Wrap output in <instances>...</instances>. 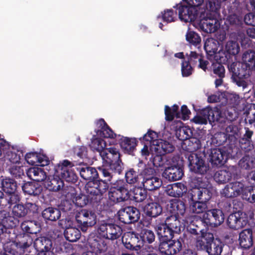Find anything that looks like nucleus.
<instances>
[{
	"mask_svg": "<svg viewBox=\"0 0 255 255\" xmlns=\"http://www.w3.org/2000/svg\"><path fill=\"white\" fill-rule=\"evenodd\" d=\"M211 243V245L209 246L207 253L209 255H220L222 252L224 244L221 240L214 237V241Z\"/></svg>",
	"mask_w": 255,
	"mask_h": 255,
	"instance_id": "603ef678",
	"label": "nucleus"
},
{
	"mask_svg": "<svg viewBox=\"0 0 255 255\" xmlns=\"http://www.w3.org/2000/svg\"><path fill=\"white\" fill-rule=\"evenodd\" d=\"M94 199V196H91L90 194L87 193V195L80 194L75 197L73 203H74L77 206L80 207H84L89 204L92 205L93 206L98 205L99 203L98 202Z\"/></svg>",
	"mask_w": 255,
	"mask_h": 255,
	"instance_id": "c9c22d12",
	"label": "nucleus"
},
{
	"mask_svg": "<svg viewBox=\"0 0 255 255\" xmlns=\"http://www.w3.org/2000/svg\"><path fill=\"white\" fill-rule=\"evenodd\" d=\"M233 176V173L229 169L220 170L215 173L214 178L219 184H225L232 179Z\"/></svg>",
	"mask_w": 255,
	"mask_h": 255,
	"instance_id": "49530a36",
	"label": "nucleus"
},
{
	"mask_svg": "<svg viewBox=\"0 0 255 255\" xmlns=\"http://www.w3.org/2000/svg\"><path fill=\"white\" fill-rule=\"evenodd\" d=\"M139 172L133 168H130L125 173L126 182L127 184H132L138 182Z\"/></svg>",
	"mask_w": 255,
	"mask_h": 255,
	"instance_id": "0e129e2a",
	"label": "nucleus"
},
{
	"mask_svg": "<svg viewBox=\"0 0 255 255\" xmlns=\"http://www.w3.org/2000/svg\"><path fill=\"white\" fill-rule=\"evenodd\" d=\"M119 144L125 153L133 155L137 145V140L135 138H129L118 135Z\"/></svg>",
	"mask_w": 255,
	"mask_h": 255,
	"instance_id": "a878e982",
	"label": "nucleus"
},
{
	"mask_svg": "<svg viewBox=\"0 0 255 255\" xmlns=\"http://www.w3.org/2000/svg\"><path fill=\"white\" fill-rule=\"evenodd\" d=\"M255 164V158L253 156L246 155L239 161V165L241 168L250 169L254 167Z\"/></svg>",
	"mask_w": 255,
	"mask_h": 255,
	"instance_id": "338daca9",
	"label": "nucleus"
},
{
	"mask_svg": "<svg viewBox=\"0 0 255 255\" xmlns=\"http://www.w3.org/2000/svg\"><path fill=\"white\" fill-rule=\"evenodd\" d=\"M187 191L186 187L182 183L178 182L167 186V193L172 197H181Z\"/></svg>",
	"mask_w": 255,
	"mask_h": 255,
	"instance_id": "a19ab883",
	"label": "nucleus"
},
{
	"mask_svg": "<svg viewBox=\"0 0 255 255\" xmlns=\"http://www.w3.org/2000/svg\"><path fill=\"white\" fill-rule=\"evenodd\" d=\"M209 154L208 160L211 163L213 167H221L227 161V156L224 150L220 148H211L207 150Z\"/></svg>",
	"mask_w": 255,
	"mask_h": 255,
	"instance_id": "f3484780",
	"label": "nucleus"
},
{
	"mask_svg": "<svg viewBox=\"0 0 255 255\" xmlns=\"http://www.w3.org/2000/svg\"><path fill=\"white\" fill-rule=\"evenodd\" d=\"M240 47L236 41H229L227 42L224 51L219 52V60L223 63L232 62V58L239 53Z\"/></svg>",
	"mask_w": 255,
	"mask_h": 255,
	"instance_id": "dca6fc26",
	"label": "nucleus"
},
{
	"mask_svg": "<svg viewBox=\"0 0 255 255\" xmlns=\"http://www.w3.org/2000/svg\"><path fill=\"white\" fill-rule=\"evenodd\" d=\"M109 186L106 180H102L99 178L88 181L85 185L86 193L90 194L91 196H93L94 200L99 204L103 199V195L109 189Z\"/></svg>",
	"mask_w": 255,
	"mask_h": 255,
	"instance_id": "423d86ee",
	"label": "nucleus"
},
{
	"mask_svg": "<svg viewBox=\"0 0 255 255\" xmlns=\"http://www.w3.org/2000/svg\"><path fill=\"white\" fill-rule=\"evenodd\" d=\"M137 166L142 168L141 171L138 169L139 175L142 178V181L152 178L156 175L155 169L153 167L146 166L145 164L142 161H140L138 162Z\"/></svg>",
	"mask_w": 255,
	"mask_h": 255,
	"instance_id": "c03bdc74",
	"label": "nucleus"
},
{
	"mask_svg": "<svg viewBox=\"0 0 255 255\" xmlns=\"http://www.w3.org/2000/svg\"><path fill=\"white\" fill-rule=\"evenodd\" d=\"M97 231L102 237L111 240L119 239L123 233L122 228L120 226L106 221L99 223Z\"/></svg>",
	"mask_w": 255,
	"mask_h": 255,
	"instance_id": "0eeeda50",
	"label": "nucleus"
},
{
	"mask_svg": "<svg viewBox=\"0 0 255 255\" xmlns=\"http://www.w3.org/2000/svg\"><path fill=\"white\" fill-rule=\"evenodd\" d=\"M183 175V168L178 165L168 166L162 173V176L169 181L180 180Z\"/></svg>",
	"mask_w": 255,
	"mask_h": 255,
	"instance_id": "4be33fe9",
	"label": "nucleus"
},
{
	"mask_svg": "<svg viewBox=\"0 0 255 255\" xmlns=\"http://www.w3.org/2000/svg\"><path fill=\"white\" fill-rule=\"evenodd\" d=\"M21 230L24 233V234H37L41 230L40 224L35 220H26L22 222L20 224Z\"/></svg>",
	"mask_w": 255,
	"mask_h": 255,
	"instance_id": "72a5a7b5",
	"label": "nucleus"
},
{
	"mask_svg": "<svg viewBox=\"0 0 255 255\" xmlns=\"http://www.w3.org/2000/svg\"><path fill=\"white\" fill-rule=\"evenodd\" d=\"M79 172L81 177L88 181H93L99 178V174L97 169L93 167L86 166L77 168Z\"/></svg>",
	"mask_w": 255,
	"mask_h": 255,
	"instance_id": "4c0bfd02",
	"label": "nucleus"
},
{
	"mask_svg": "<svg viewBox=\"0 0 255 255\" xmlns=\"http://www.w3.org/2000/svg\"><path fill=\"white\" fill-rule=\"evenodd\" d=\"M88 244L91 249V252L100 254L105 252L107 249V244L105 241L98 236L90 237L88 239Z\"/></svg>",
	"mask_w": 255,
	"mask_h": 255,
	"instance_id": "c85d7f7f",
	"label": "nucleus"
},
{
	"mask_svg": "<svg viewBox=\"0 0 255 255\" xmlns=\"http://www.w3.org/2000/svg\"><path fill=\"white\" fill-rule=\"evenodd\" d=\"M21 199L20 193L18 191L3 193V196L0 202V207L11 208L12 206L19 203Z\"/></svg>",
	"mask_w": 255,
	"mask_h": 255,
	"instance_id": "393cba45",
	"label": "nucleus"
},
{
	"mask_svg": "<svg viewBox=\"0 0 255 255\" xmlns=\"http://www.w3.org/2000/svg\"><path fill=\"white\" fill-rule=\"evenodd\" d=\"M161 17L163 22L170 23L177 19V12L172 9H167L161 12L158 18Z\"/></svg>",
	"mask_w": 255,
	"mask_h": 255,
	"instance_id": "680f3d73",
	"label": "nucleus"
},
{
	"mask_svg": "<svg viewBox=\"0 0 255 255\" xmlns=\"http://www.w3.org/2000/svg\"><path fill=\"white\" fill-rule=\"evenodd\" d=\"M222 62H214L211 66L212 76L216 79L215 81L216 87L221 86L223 83V78L225 77V69Z\"/></svg>",
	"mask_w": 255,
	"mask_h": 255,
	"instance_id": "b1692460",
	"label": "nucleus"
},
{
	"mask_svg": "<svg viewBox=\"0 0 255 255\" xmlns=\"http://www.w3.org/2000/svg\"><path fill=\"white\" fill-rule=\"evenodd\" d=\"M239 245L244 250L250 249L254 244L253 230L251 229H247L243 230L239 234Z\"/></svg>",
	"mask_w": 255,
	"mask_h": 255,
	"instance_id": "bb28decb",
	"label": "nucleus"
},
{
	"mask_svg": "<svg viewBox=\"0 0 255 255\" xmlns=\"http://www.w3.org/2000/svg\"><path fill=\"white\" fill-rule=\"evenodd\" d=\"M186 4L180 2L173 6L178 10L179 18L183 21H194L198 17L199 13L203 12L202 6L204 0H182Z\"/></svg>",
	"mask_w": 255,
	"mask_h": 255,
	"instance_id": "f257e3e1",
	"label": "nucleus"
},
{
	"mask_svg": "<svg viewBox=\"0 0 255 255\" xmlns=\"http://www.w3.org/2000/svg\"><path fill=\"white\" fill-rule=\"evenodd\" d=\"M212 196V193L207 188H193L188 192L189 198H194L206 204Z\"/></svg>",
	"mask_w": 255,
	"mask_h": 255,
	"instance_id": "412c9836",
	"label": "nucleus"
},
{
	"mask_svg": "<svg viewBox=\"0 0 255 255\" xmlns=\"http://www.w3.org/2000/svg\"><path fill=\"white\" fill-rule=\"evenodd\" d=\"M64 235L67 241L70 242H74L80 239L81 232L77 228L71 227L70 228L64 230Z\"/></svg>",
	"mask_w": 255,
	"mask_h": 255,
	"instance_id": "4d7b16f0",
	"label": "nucleus"
},
{
	"mask_svg": "<svg viewBox=\"0 0 255 255\" xmlns=\"http://www.w3.org/2000/svg\"><path fill=\"white\" fill-rule=\"evenodd\" d=\"M45 180L44 185L50 191L56 192L64 186L62 178L57 174Z\"/></svg>",
	"mask_w": 255,
	"mask_h": 255,
	"instance_id": "f704fd0d",
	"label": "nucleus"
},
{
	"mask_svg": "<svg viewBox=\"0 0 255 255\" xmlns=\"http://www.w3.org/2000/svg\"><path fill=\"white\" fill-rule=\"evenodd\" d=\"M23 156V152L21 149L12 148V150L7 149L5 152L4 157L12 163H19L21 157Z\"/></svg>",
	"mask_w": 255,
	"mask_h": 255,
	"instance_id": "8fccbe9b",
	"label": "nucleus"
},
{
	"mask_svg": "<svg viewBox=\"0 0 255 255\" xmlns=\"http://www.w3.org/2000/svg\"><path fill=\"white\" fill-rule=\"evenodd\" d=\"M205 222H206V221L203 216L202 218L196 221H193L191 223L201 235V234L208 233L207 231L210 227L209 225L207 224V223Z\"/></svg>",
	"mask_w": 255,
	"mask_h": 255,
	"instance_id": "69168bd1",
	"label": "nucleus"
},
{
	"mask_svg": "<svg viewBox=\"0 0 255 255\" xmlns=\"http://www.w3.org/2000/svg\"><path fill=\"white\" fill-rule=\"evenodd\" d=\"M141 183L143 187L149 191H154L159 188L162 184L161 180L156 176L141 181Z\"/></svg>",
	"mask_w": 255,
	"mask_h": 255,
	"instance_id": "09e8293b",
	"label": "nucleus"
},
{
	"mask_svg": "<svg viewBox=\"0 0 255 255\" xmlns=\"http://www.w3.org/2000/svg\"><path fill=\"white\" fill-rule=\"evenodd\" d=\"M199 26L204 32L212 33L218 29L220 27V23L217 19L205 18L200 20Z\"/></svg>",
	"mask_w": 255,
	"mask_h": 255,
	"instance_id": "2f4dec72",
	"label": "nucleus"
},
{
	"mask_svg": "<svg viewBox=\"0 0 255 255\" xmlns=\"http://www.w3.org/2000/svg\"><path fill=\"white\" fill-rule=\"evenodd\" d=\"M203 216L207 224L211 227H218L224 222L225 220V215L223 211L217 208L208 210Z\"/></svg>",
	"mask_w": 255,
	"mask_h": 255,
	"instance_id": "2eb2a0df",
	"label": "nucleus"
},
{
	"mask_svg": "<svg viewBox=\"0 0 255 255\" xmlns=\"http://www.w3.org/2000/svg\"><path fill=\"white\" fill-rule=\"evenodd\" d=\"M109 189V199L114 203L125 202L131 199L128 185L124 179L117 180Z\"/></svg>",
	"mask_w": 255,
	"mask_h": 255,
	"instance_id": "39448f33",
	"label": "nucleus"
},
{
	"mask_svg": "<svg viewBox=\"0 0 255 255\" xmlns=\"http://www.w3.org/2000/svg\"><path fill=\"white\" fill-rule=\"evenodd\" d=\"M163 222L174 234L180 233L182 225L179 217L176 216V215H170L168 216Z\"/></svg>",
	"mask_w": 255,
	"mask_h": 255,
	"instance_id": "37998d69",
	"label": "nucleus"
},
{
	"mask_svg": "<svg viewBox=\"0 0 255 255\" xmlns=\"http://www.w3.org/2000/svg\"><path fill=\"white\" fill-rule=\"evenodd\" d=\"M248 217L245 212L231 213L227 219V225L233 230L244 228L248 223Z\"/></svg>",
	"mask_w": 255,
	"mask_h": 255,
	"instance_id": "ddd939ff",
	"label": "nucleus"
},
{
	"mask_svg": "<svg viewBox=\"0 0 255 255\" xmlns=\"http://www.w3.org/2000/svg\"><path fill=\"white\" fill-rule=\"evenodd\" d=\"M74 166V162L67 159L63 160L55 166V174L60 176L68 182L75 183L77 181L78 177L76 174L70 169Z\"/></svg>",
	"mask_w": 255,
	"mask_h": 255,
	"instance_id": "6e6552de",
	"label": "nucleus"
},
{
	"mask_svg": "<svg viewBox=\"0 0 255 255\" xmlns=\"http://www.w3.org/2000/svg\"><path fill=\"white\" fill-rule=\"evenodd\" d=\"M0 222L12 229L16 226L18 221L9 211L0 210Z\"/></svg>",
	"mask_w": 255,
	"mask_h": 255,
	"instance_id": "a18cd8bd",
	"label": "nucleus"
},
{
	"mask_svg": "<svg viewBox=\"0 0 255 255\" xmlns=\"http://www.w3.org/2000/svg\"><path fill=\"white\" fill-rule=\"evenodd\" d=\"M218 44L219 42L214 39L206 41L204 44V49L207 54L212 56L216 53L218 49Z\"/></svg>",
	"mask_w": 255,
	"mask_h": 255,
	"instance_id": "774afa93",
	"label": "nucleus"
},
{
	"mask_svg": "<svg viewBox=\"0 0 255 255\" xmlns=\"http://www.w3.org/2000/svg\"><path fill=\"white\" fill-rule=\"evenodd\" d=\"M101 156L107 166L115 173L121 174L124 168L119 149L114 147L107 148L102 151Z\"/></svg>",
	"mask_w": 255,
	"mask_h": 255,
	"instance_id": "20e7f679",
	"label": "nucleus"
},
{
	"mask_svg": "<svg viewBox=\"0 0 255 255\" xmlns=\"http://www.w3.org/2000/svg\"><path fill=\"white\" fill-rule=\"evenodd\" d=\"M122 243L128 250L138 253L142 248L139 234L134 232H129L125 234L122 238Z\"/></svg>",
	"mask_w": 255,
	"mask_h": 255,
	"instance_id": "4468645a",
	"label": "nucleus"
},
{
	"mask_svg": "<svg viewBox=\"0 0 255 255\" xmlns=\"http://www.w3.org/2000/svg\"><path fill=\"white\" fill-rule=\"evenodd\" d=\"M140 217V212L136 207L127 206L120 209L118 212L119 220L125 224H130L137 222Z\"/></svg>",
	"mask_w": 255,
	"mask_h": 255,
	"instance_id": "9d476101",
	"label": "nucleus"
},
{
	"mask_svg": "<svg viewBox=\"0 0 255 255\" xmlns=\"http://www.w3.org/2000/svg\"><path fill=\"white\" fill-rule=\"evenodd\" d=\"M228 67L233 82L239 87L247 88L252 71L249 66L241 62H234Z\"/></svg>",
	"mask_w": 255,
	"mask_h": 255,
	"instance_id": "f03ea898",
	"label": "nucleus"
},
{
	"mask_svg": "<svg viewBox=\"0 0 255 255\" xmlns=\"http://www.w3.org/2000/svg\"><path fill=\"white\" fill-rule=\"evenodd\" d=\"M96 125L97 129L95 131L97 135L100 137L117 138L118 137V135L113 131L103 119L97 121Z\"/></svg>",
	"mask_w": 255,
	"mask_h": 255,
	"instance_id": "aec40b11",
	"label": "nucleus"
},
{
	"mask_svg": "<svg viewBox=\"0 0 255 255\" xmlns=\"http://www.w3.org/2000/svg\"><path fill=\"white\" fill-rule=\"evenodd\" d=\"M157 135L156 132L151 129L148 130L146 133L144 134L142 137L139 138L141 143H144L148 145H155L157 140Z\"/></svg>",
	"mask_w": 255,
	"mask_h": 255,
	"instance_id": "13d9d810",
	"label": "nucleus"
},
{
	"mask_svg": "<svg viewBox=\"0 0 255 255\" xmlns=\"http://www.w3.org/2000/svg\"><path fill=\"white\" fill-rule=\"evenodd\" d=\"M26 173L29 179L37 182L44 181L47 177L44 170L37 167L29 168Z\"/></svg>",
	"mask_w": 255,
	"mask_h": 255,
	"instance_id": "e433bc0d",
	"label": "nucleus"
},
{
	"mask_svg": "<svg viewBox=\"0 0 255 255\" xmlns=\"http://www.w3.org/2000/svg\"><path fill=\"white\" fill-rule=\"evenodd\" d=\"M144 212L147 217L156 218L162 213V207L157 202L148 203L144 206Z\"/></svg>",
	"mask_w": 255,
	"mask_h": 255,
	"instance_id": "58836bf2",
	"label": "nucleus"
},
{
	"mask_svg": "<svg viewBox=\"0 0 255 255\" xmlns=\"http://www.w3.org/2000/svg\"><path fill=\"white\" fill-rule=\"evenodd\" d=\"M132 194V199L137 203L143 201L147 197V191L144 187H135L133 190Z\"/></svg>",
	"mask_w": 255,
	"mask_h": 255,
	"instance_id": "bf43d9fd",
	"label": "nucleus"
},
{
	"mask_svg": "<svg viewBox=\"0 0 255 255\" xmlns=\"http://www.w3.org/2000/svg\"><path fill=\"white\" fill-rule=\"evenodd\" d=\"M168 210L171 215H176V216L184 217L186 207L185 203L179 199H172L170 201L168 205Z\"/></svg>",
	"mask_w": 255,
	"mask_h": 255,
	"instance_id": "cd10ccee",
	"label": "nucleus"
},
{
	"mask_svg": "<svg viewBox=\"0 0 255 255\" xmlns=\"http://www.w3.org/2000/svg\"><path fill=\"white\" fill-rule=\"evenodd\" d=\"M215 111H217L219 115L215 116V122L223 123H226L227 121L231 122L237 118L236 114L235 112L231 111L229 110H225L222 112L217 108H214Z\"/></svg>",
	"mask_w": 255,
	"mask_h": 255,
	"instance_id": "79ce46f5",
	"label": "nucleus"
},
{
	"mask_svg": "<svg viewBox=\"0 0 255 255\" xmlns=\"http://www.w3.org/2000/svg\"><path fill=\"white\" fill-rule=\"evenodd\" d=\"M242 63H246L252 70H255V52L252 50L246 51L242 56Z\"/></svg>",
	"mask_w": 255,
	"mask_h": 255,
	"instance_id": "6e6d98bb",
	"label": "nucleus"
},
{
	"mask_svg": "<svg viewBox=\"0 0 255 255\" xmlns=\"http://www.w3.org/2000/svg\"><path fill=\"white\" fill-rule=\"evenodd\" d=\"M179 131L180 134L183 132L186 134L183 138L180 139L181 140L186 139L182 145L183 149L187 152L186 154L196 153L195 151L201 147L202 144L200 139L195 137H190V135L186 133L184 128L180 129Z\"/></svg>",
	"mask_w": 255,
	"mask_h": 255,
	"instance_id": "6ab92c4d",
	"label": "nucleus"
},
{
	"mask_svg": "<svg viewBox=\"0 0 255 255\" xmlns=\"http://www.w3.org/2000/svg\"><path fill=\"white\" fill-rule=\"evenodd\" d=\"M34 246L36 251L50 250L51 249L52 243L50 239L46 237H42L35 240L34 243Z\"/></svg>",
	"mask_w": 255,
	"mask_h": 255,
	"instance_id": "3c124183",
	"label": "nucleus"
},
{
	"mask_svg": "<svg viewBox=\"0 0 255 255\" xmlns=\"http://www.w3.org/2000/svg\"><path fill=\"white\" fill-rule=\"evenodd\" d=\"M214 235L213 233L208 232L201 234L198 237L195 242V247L198 251H205L206 253L209 250V246L214 241Z\"/></svg>",
	"mask_w": 255,
	"mask_h": 255,
	"instance_id": "5701e85b",
	"label": "nucleus"
},
{
	"mask_svg": "<svg viewBox=\"0 0 255 255\" xmlns=\"http://www.w3.org/2000/svg\"><path fill=\"white\" fill-rule=\"evenodd\" d=\"M200 115L195 116L191 121L196 124L201 125L207 124L208 121L210 123H214L215 120H217L215 119V116L219 115V114L214 109L208 107L201 110Z\"/></svg>",
	"mask_w": 255,
	"mask_h": 255,
	"instance_id": "a211bd4d",
	"label": "nucleus"
},
{
	"mask_svg": "<svg viewBox=\"0 0 255 255\" xmlns=\"http://www.w3.org/2000/svg\"><path fill=\"white\" fill-rule=\"evenodd\" d=\"M245 189V185L241 182H233L227 184L220 191L222 197L226 198H233L242 195Z\"/></svg>",
	"mask_w": 255,
	"mask_h": 255,
	"instance_id": "f8f14e48",
	"label": "nucleus"
},
{
	"mask_svg": "<svg viewBox=\"0 0 255 255\" xmlns=\"http://www.w3.org/2000/svg\"><path fill=\"white\" fill-rule=\"evenodd\" d=\"M188 159V167L190 170L200 175L206 174L210 170L209 163L206 161V152H203L185 154Z\"/></svg>",
	"mask_w": 255,
	"mask_h": 255,
	"instance_id": "7ed1b4c3",
	"label": "nucleus"
},
{
	"mask_svg": "<svg viewBox=\"0 0 255 255\" xmlns=\"http://www.w3.org/2000/svg\"><path fill=\"white\" fill-rule=\"evenodd\" d=\"M89 146L93 151L98 152L101 155V152L106 148L107 143L101 137H95L92 139Z\"/></svg>",
	"mask_w": 255,
	"mask_h": 255,
	"instance_id": "864d4df0",
	"label": "nucleus"
},
{
	"mask_svg": "<svg viewBox=\"0 0 255 255\" xmlns=\"http://www.w3.org/2000/svg\"><path fill=\"white\" fill-rule=\"evenodd\" d=\"M139 238L140 242H141L142 247L144 244H151L155 240V235L154 233L150 230L143 229L141 230L139 234Z\"/></svg>",
	"mask_w": 255,
	"mask_h": 255,
	"instance_id": "5fc2aeb1",
	"label": "nucleus"
},
{
	"mask_svg": "<svg viewBox=\"0 0 255 255\" xmlns=\"http://www.w3.org/2000/svg\"><path fill=\"white\" fill-rule=\"evenodd\" d=\"M76 220L82 232H85L89 227L94 226L97 222L96 214L92 210L82 209L77 213Z\"/></svg>",
	"mask_w": 255,
	"mask_h": 255,
	"instance_id": "1a4fd4ad",
	"label": "nucleus"
},
{
	"mask_svg": "<svg viewBox=\"0 0 255 255\" xmlns=\"http://www.w3.org/2000/svg\"><path fill=\"white\" fill-rule=\"evenodd\" d=\"M38 206L31 202L25 204L18 203L12 208V214L14 218H22L25 217L29 213H36L38 210Z\"/></svg>",
	"mask_w": 255,
	"mask_h": 255,
	"instance_id": "9b49d317",
	"label": "nucleus"
},
{
	"mask_svg": "<svg viewBox=\"0 0 255 255\" xmlns=\"http://www.w3.org/2000/svg\"><path fill=\"white\" fill-rule=\"evenodd\" d=\"M189 209L192 213L200 214L206 212L207 210V204L194 198H189Z\"/></svg>",
	"mask_w": 255,
	"mask_h": 255,
	"instance_id": "ea45409f",
	"label": "nucleus"
},
{
	"mask_svg": "<svg viewBox=\"0 0 255 255\" xmlns=\"http://www.w3.org/2000/svg\"><path fill=\"white\" fill-rule=\"evenodd\" d=\"M155 144L156 146V149L162 150V154L172 152L174 149V147L166 140H157Z\"/></svg>",
	"mask_w": 255,
	"mask_h": 255,
	"instance_id": "e2e57ef3",
	"label": "nucleus"
},
{
	"mask_svg": "<svg viewBox=\"0 0 255 255\" xmlns=\"http://www.w3.org/2000/svg\"><path fill=\"white\" fill-rule=\"evenodd\" d=\"M1 188L3 193H9L18 191L17 183L14 179L5 177L1 180Z\"/></svg>",
	"mask_w": 255,
	"mask_h": 255,
	"instance_id": "de8ad7c7",
	"label": "nucleus"
},
{
	"mask_svg": "<svg viewBox=\"0 0 255 255\" xmlns=\"http://www.w3.org/2000/svg\"><path fill=\"white\" fill-rule=\"evenodd\" d=\"M166 225L161 222L155 227L160 242L172 239L174 237V233Z\"/></svg>",
	"mask_w": 255,
	"mask_h": 255,
	"instance_id": "c756f323",
	"label": "nucleus"
},
{
	"mask_svg": "<svg viewBox=\"0 0 255 255\" xmlns=\"http://www.w3.org/2000/svg\"><path fill=\"white\" fill-rule=\"evenodd\" d=\"M187 236V235L184 234L176 240L171 239L169 243L171 244L170 247L172 248V255L176 254L182 250V243H184V239Z\"/></svg>",
	"mask_w": 255,
	"mask_h": 255,
	"instance_id": "052dcab7",
	"label": "nucleus"
},
{
	"mask_svg": "<svg viewBox=\"0 0 255 255\" xmlns=\"http://www.w3.org/2000/svg\"><path fill=\"white\" fill-rule=\"evenodd\" d=\"M21 188L25 194L34 196H38L42 191V187L37 182H25Z\"/></svg>",
	"mask_w": 255,
	"mask_h": 255,
	"instance_id": "473e14b6",
	"label": "nucleus"
},
{
	"mask_svg": "<svg viewBox=\"0 0 255 255\" xmlns=\"http://www.w3.org/2000/svg\"><path fill=\"white\" fill-rule=\"evenodd\" d=\"M61 216L60 210L53 207L46 208L41 213V217L47 224L57 221L60 219Z\"/></svg>",
	"mask_w": 255,
	"mask_h": 255,
	"instance_id": "7c9ffc66",
	"label": "nucleus"
}]
</instances>
